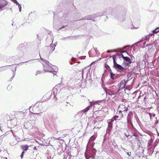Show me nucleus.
<instances>
[{"mask_svg": "<svg viewBox=\"0 0 159 159\" xmlns=\"http://www.w3.org/2000/svg\"><path fill=\"white\" fill-rule=\"evenodd\" d=\"M43 68L45 72H53V75H55L56 72H54V69L51 66V64L47 60H43L42 62Z\"/></svg>", "mask_w": 159, "mask_h": 159, "instance_id": "nucleus-1", "label": "nucleus"}, {"mask_svg": "<svg viewBox=\"0 0 159 159\" xmlns=\"http://www.w3.org/2000/svg\"><path fill=\"white\" fill-rule=\"evenodd\" d=\"M120 107L121 108H123L122 110L119 111V113L118 116H115L113 117L111 119L113 121L116 120H119L121 119L123 116V114L122 113V112L124 111H127V108L125 107L124 106L121 105L120 106Z\"/></svg>", "mask_w": 159, "mask_h": 159, "instance_id": "nucleus-2", "label": "nucleus"}, {"mask_svg": "<svg viewBox=\"0 0 159 159\" xmlns=\"http://www.w3.org/2000/svg\"><path fill=\"white\" fill-rule=\"evenodd\" d=\"M126 82L125 80H122L120 81V84L118 85L119 87V89L117 90V92H118L120 90L124 88Z\"/></svg>", "mask_w": 159, "mask_h": 159, "instance_id": "nucleus-3", "label": "nucleus"}, {"mask_svg": "<svg viewBox=\"0 0 159 159\" xmlns=\"http://www.w3.org/2000/svg\"><path fill=\"white\" fill-rule=\"evenodd\" d=\"M133 114L132 112H130L128 116L127 117V123L128 125H132L131 119L133 116Z\"/></svg>", "mask_w": 159, "mask_h": 159, "instance_id": "nucleus-4", "label": "nucleus"}, {"mask_svg": "<svg viewBox=\"0 0 159 159\" xmlns=\"http://www.w3.org/2000/svg\"><path fill=\"white\" fill-rule=\"evenodd\" d=\"M113 121H113L111 119L109 120H107V123L108 124V129L110 130V129L112 127V123Z\"/></svg>", "mask_w": 159, "mask_h": 159, "instance_id": "nucleus-5", "label": "nucleus"}, {"mask_svg": "<svg viewBox=\"0 0 159 159\" xmlns=\"http://www.w3.org/2000/svg\"><path fill=\"white\" fill-rule=\"evenodd\" d=\"M121 56L123 60L127 62H129V63H132V61L131 59L128 57H125L123 56V55H121Z\"/></svg>", "mask_w": 159, "mask_h": 159, "instance_id": "nucleus-6", "label": "nucleus"}, {"mask_svg": "<svg viewBox=\"0 0 159 159\" xmlns=\"http://www.w3.org/2000/svg\"><path fill=\"white\" fill-rule=\"evenodd\" d=\"M97 137V134H95L93 136H92L90 138L89 142L88 143L87 146H88V144H89L90 142L91 141H93V142L96 139V137Z\"/></svg>", "mask_w": 159, "mask_h": 159, "instance_id": "nucleus-7", "label": "nucleus"}, {"mask_svg": "<svg viewBox=\"0 0 159 159\" xmlns=\"http://www.w3.org/2000/svg\"><path fill=\"white\" fill-rule=\"evenodd\" d=\"M115 67L116 68L120 70L123 71L124 69L121 65L117 63H116Z\"/></svg>", "mask_w": 159, "mask_h": 159, "instance_id": "nucleus-8", "label": "nucleus"}, {"mask_svg": "<svg viewBox=\"0 0 159 159\" xmlns=\"http://www.w3.org/2000/svg\"><path fill=\"white\" fill-rule=\"evenodd\" d=\"M21 149L25 152V151H27L29 148V146L27 145H23L21 146Z\"/></svg>", "mask_w": 159, "mask_h": 159, "instance_id": "nucleus-9", "label": "nucleus"}, {"mask_svg": "<svg viewBox=\"0 0 159 159\" xmlns=\"http://www.w3.org/2000/svg\"><path fill=\"white\" fill-rule=\"evenodd\" d=\"M90 105L87 107H86L85 109L84 110V112H86V111H88L90 109V107L92 105V104L91 102H90Z\"/></svg>", "mask_w": 159, "mask_h": 159, "instance_id": "nucleus-10", "label": "nucleus"}, {"mask_svg": "<svg viewBox=\"0 0 159 159\" xmlns=\"http://www.w3.org/2000/svg\"><path fill=\"white\" fill-rule=\"evenodd\" d=\"M56 45L54 44H50V47H51V48L52 49V51H53L55 48V47H56Z\"/></svg>", "mask_w": 159, "mask_h": 159, "instance_id": "nucleus-11", "label": "nucleus"}, {"mask_svg": "<svg viewBox=\"0 0 159 159\" xmlns=\"http://www.w3.org/2000/svg\"><path fill=\"white\" fill-rule=\"evenodd\" d=\"M148 57V54L147 53H145L143 56V60H144L146 59Z\"/></svg>", "mask_w": 159, "mask_h": 159, "instance_id": "nucleus-12", "label": "nucleus"}, {"mask_svg": "<svg viewBox=\"0 0 159 159\" xmlns=\"http://www.w3.org/2000/svg\"><path fill=\"white\" fill-rule=\"evenodd\" d=\"M42 72L39 70H38L36 72L35 75L37 76V75L40 74L42 73Z\"/></svg>", "mask_w": 159, "mask_h": 159, "instance_id": "nucleus-13", "label": "nucleus"}, {"mask_svg": "<svg viewBox=\"0 0 159 159\" xmlns=\"http://www.w3.org/2000/svg\"><path fill=\"white\" fill-rule=\"evenodd\" d=\"M153 33H157L159 32V28H156L155 30L153 31Z\"/></svg>", "mask_w": 159, "mask_h": 159, "instance_id": "nucleus-14", "label": "nucleus"}, {"mask_svg": "<svg viewBox=\"0 0 159 159\" xmlns=\"http://www.w3.org/2000/svg\"><path fill=\"white\" fill-rule=\"evenodd\" d=\"M149 35H147L143 38L142 39L143 40H147L149 39Z\"/></svg>", "mask_w": 159, "mask_h": 159, "instance_id": "nucleus-15", "label": "nucleus"}, {"mask_svg": "<svg viewBox=\"0 0 159 159\" xmlns=\"http://www.w3.org/2000/svg\"><path fill=\"white\" fill-rule=\"evenodd\" d=\"M7 4V3H5L4 4H2L0 5V9L4 7V6Z\"/></svg>", "mask_w": 159, "mask_h": 159, "instance_id": "nucleus-16", "label": "nucleus"}, {"mask_svg": "<svg viewBox=\"0 0 159 159\" xmlns=\"http://www.w3.org/2000/svg\"><path fill=\"white\" fill-rule=\"evenodd\" d=\"M110 74L111 78V79H113V77H114V76H115V74H114L112 72H111Z\"/></svg>", "mask_w": 159, "mask_h": 159, "instance_id": "nucleus-17", "label": "nucleus"}, {"mask_svg": "<svg viewBox=\"0 0 159 159\" xmlns=\"http://www.w3.org/2000/svg\"><path fill=\"white\" fill-rule=\"evenodd\" d=\"M86 69L85 68H84L82 69V72L81 73V74H82V77H83V76L84 73V71H85Z\"/></svg>", "mask_w": 159, "mask_h": 159, "instance_id": "nucleus-18", "label": "nucleus"}, {"mask_svg": "<svg viewBox=\"0 0 159 159\" xmlns=\"http://www.w3.org/2000/svg\"><path fill=\"white\" fill-rule=\"evenodd\" d=\"M91 19V17L90 16H88L87 17H85V20H90Z\"/></svg>", "mask_w": 159, "mask_h": 159, "instance_id": "nucleus-19", "label": "nucleus"}, {"mask_svg": "<svg viewBox=\"0 0 159 159\" xmlns=\"http://www.w3.org/2000/svg\"><path fill=\"white\" fill-rule=\"evenodd\" d=\"M85 156L86 159H89L90 157H91L90 156H87L86 154H85Z\"/></svg>", "mask_w": 159, "mask_h": 159, "instance_id": "nucleus-20", "label": "nucleus"}, {"mask_svg": "<svg viewBox=\"0 0 159 159\" xmlns=\"http://www.w3.org/2000/svg\"><path fill=\"white\" fill-rule=\"evenodd\" d=\"M144 95L142 93H140V95L138 97V99H139L140 97H143V96Z\"/></svg>", "mask_w": 159, "mask_h": 159, "instance_id": "nucleus-21", "label": "nucleus"}, {"mask_svg": "<svg viewBox=\"0 0 159 159\" xmlns=\"http://www.w3.org/2000/svg\"><path fill=\"white\" fill-rule=\"evenodd\" d=\"M24 153L25 152L24 151H23V152H22L21 154L20 155V157L21 158H23L24 155Z\"/></svg>", "mask_w": 159, "mask_h": 159, "instance_id": "nucleus-22", "label": "nucleus"}, {"mask_svg": "<svg viewBox=\"0 0 159 159\" xmlns=\"http://www.w3.org/2000/svg\"><path fill=\"white\" fill-rule=\"evenodd\" d=\"M18 8H19V11H21V5H18Z\"/></svg>", "mask_w": 159, "mask_h": 159, "instance_id": "nucleus-23", "label": "nucleus"}, {"mask_svg": "<svg viewBox=\"0 0 159 159\" xmlns=\"http://www.w3.org/2000/svg\"><path fill=\"white\" fill-rule=\"evenodd\" d=\"M68 37H67L66 38H62L61 39V40H65V39H68Z\"/></svg>", "mask_w": 159, "mask_h": 159, "instance_id": "nucleus-24", "label": "nucleus"}, {"mask_svg": "<svg viewBox=\"0 0 159 159\" xmlns=\"http://www.w3.org/2000/svg\"><path fill=\"white\" fill-rule=\"evenodd\" d=\"M99 102H95V103H94V105H96L98 104V105L99 104Z\"/></svg>", "mask_w": 159, "mask_h": 159, "instance_id": "nucleus-25", "label": "nucleus"}, {"mask_svg": "<svg viewBox=\"0 0 159 159\" xmlns=\"http://www.w3.org/2000/svg\"><path fill=\"white\" fill-rule=\"evenodd\" d=\"M113 62H114V66L115 67V65L116 64V61H115V60L114 59H113Z\"/></svg>", "mask_w": 159, "mask_h": 159, "instance_id": "nucleus-26", "label": "nucleus"}, {"mask_svg": "<svg viewBox=\"0 0 159 159\" xmlns=\"http://www.w3.org/2000/svg\"><path fill=\"white\" fill-rule=\"evenodd\" d=\"M152 142H150L149 143H148V145L149 146H151V145H152Z\"/></svg>", "mask_w": 159, "mask_h": 159, "instance_id": "nucleus-27", "label": "nucleus"}, {"mask_svg": "<svg viewBox=\"0 0 159 159\" xmlns=\"http://www.w3.org/2000/svg\"><path fill=\"white\" fill-rule=\"evenodd\" d=\"M11 1H12L13 2H14V3H17V1L16 0H11Z\"/></svg>", "mask_w": 159, "mask_h": 159, "instance_id": "nucleus-28", "label": "nucleus"}, {"mask_svg": "<svg viewBox=\"0 0 159 159\" xmlns=\"http://www.w3.org/2000/svg\"><path fill=\"white\" fill-rule=\"evenodd\" d=\"M0 159H7V158L6 157H3L2 159V157L0 156Z\"/></svg>", "mask_w": 159, "mask_h": 159, "instance_id": "nucleus-29", "label": "nucleus"}, {"mask_svg": "<svg viewBox=\"0 0 159 159\" xmlns=\"http://www.w3.org/2000/svg\"><path fill=\"white\" fill-rule=\"evenodd\" d=\"M69 103L68 102H66V103H65V104L66 106H67V104Z\"/></svg>", "mask_w": 159, "mask_h": 159, "instance_id": "nucleus-30", "label": "nucleus"}, {"mask_svg": "<svg viewBox=\"0 0 159 159\" xmlns=\"http://www.w3.org/2000/svg\"><path fill=\"white\" fill-rule=\"evenodd\" d=\"M16 4V5H18H18H20V4H19V3L17 2V3H15Z\"/></svg>", "mask_w": 159, "mask_h": 159, "instance_id": "nucleus-31", "label": "nucleus"}, {"mask_svg": "<svg viewBox=\"0 0 159 159\" xmlns=\"http://www.w3.org/2000/svg\"><path fill=\"white\" fill-rule=\"evenodd\" d=\"M16 4V5H18H18H20V4H19V3L17 2V3H15Z\"/></svg>", "mask_w": 159, "mask_h": 159, "instance_id": "nucleus-32", "label": "nucleus"}, {"mask_svg": "<svg viewBox=\"0 0 159 159\" xmlns=\"http://www.w3.org/2000/svg\"><path fill=\"white\" fill-rule=\"evenodd\" d=\"M126 52V53L128 54L127 52H126V51H123L122 52V53Z\"/></svg>", "mask_w": 159, "mask_h": 159, "instance_id": "nucleus-33", "label": "nucleus"}, {"mask_svg": "<svg viewBox=\"0 0 159 159\" xmlns=\"http://www.w3.org/2000/svg\"><path fill=\"white\" fill-rule=\"evenodd\" d=\"M15 73H13V76H12V77H14V76H15Z\"/></svg>", "mask_w": 159, "mask_h": 159, "instance_id": "nucleus-34", "label": "nucleus"}, {"mask_svg": "<svg viewBox=\"0 0 159 159\" xmlns=\"http://www.w3.org/2000/svg\"><path fill=\"white\" fill-rule=\"evenodd\" d=\"M107 52H108V53H110V52H110V51L109 50H108V51H107Z\"/></svg>", "mask_w": 159, "mask_h": 159, "instance_id": "nucleus-35", "label": "nucleus"}, {"mask_svg": "<svg viewBox=\"0 0 159 159\" xmlns=\"http://www.w3.org/2000/svg\"><path fill=\"white\" fill-rule=\"evenodd\" d=\"M74 60V58H72V61H73V60Z\"/></svg>", "mask_w": 159, "mask_h": 159, "instance_id": "nucleus-36", "label": "nucleus"}, {"mask_svg": "<svg viewBox=\"0 0 159 159\" xmlns=\"http://www.w3.org/2000/svg\"><path fill=\"white\" fill-rule=\"evenodd\" d=\"M94 146V144H92V147H93Z\"/></svg>", "mask_w": 159, "mask_h": 159, "instance_id": "nucleus-37", "label": "nucleus"}, {"mask_svg": "<svg viewBox=\"0 0 159 159\" xmlns=\"http://www.w3.org/2000/svg\"><path fill=\"white\" fill-rule=\"evenodd\" d=\"M127 155H128L129 156V155H129V152H127Z\"/></svg>", "mask_w": 159, "mask_h": 159, "instance_id": "nucleus-38", "label": "nucleus"}, {"mask_svg": "<svg viewBox=\"0 0 159 159\" xmlns=\"http://www.w3.org/2000/svg\"><path fill=\"white\" fill-rule=\"evenodd\" d=\"M64 27H65V26H62V27H61L60 28V29H61V28H64Z\"/></svg>", "mask_w": 159, "mask_h": 159, "instance_id": "nucleus-39", "label": "nucleus"}, {"mask_svg": "<svg viewBox=\"0 0 159 159\" xmlns=\"http://www.w3.org/2000/svg\"><path fill=\"white\" fill-rule=\"evenodd\" d=\"M64 159H66V158H65V156L64 157Z\"/></svg>", "mask_w": 159, "mask_h": 159, "instance_id": "nucleus-40", "label": "nucleus"}, {"mask_svg": "<svg viewBox=\"0 0 159 159\" xmlns=\"http://www.w3.org/2000/svg\"><path fill=\"white\" fill-rule=\"evenodd\" d=\"M145 98H146V97H144V99H145Z\"/></svg>", "mask_w": 159, "mask_h": 159, "instance_id": "nucleus-41", "label": "nucleus"}, {"mask_svg": "<svg viewBox=\"0 0 159 159\" xmlns=\"http://www.w3.org/2000/svg\"><path fill=\"white\" fill-rule=\"evenodd\" d=\"M12 25H13V24H12Z\"/></svg>", "mask_w": 159, "mask_h": 159, "instance_id": "nucleus-42", "label": "nucleus"}, {"mask_svg": "<svg viewBox=\"0 0 159 159\" xmlns=\"http://www.w3.org/2000/svg\"><path fill=\"white\" fill-rule=\"evenodd\" d=\"M70 158V156L69 157H68V159Z\"/></svg>", "mask_w": 159, "mask_h": 159, "instance_id": "nucleus-43", "label": "nucleus"}]
</instances>
